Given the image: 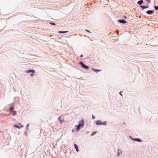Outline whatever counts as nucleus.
Listing matches in <instances>:
<instances>
[{
    "label": "nucleus",
    "mask_w": 158,
    "mask_h": 158,
    "mask_svg": "<svg viewBox=\"0 0 158 158\" xmlns=\"http://www.w3.org/2000/svg\"><path fill=\"white\" fill-rule=\"evenodd\" d=\"M106 122H102L101 120H98L96 122V124L97 125H106Z\"/></svg>",
    "instance_id": "1"
},
{
    "label": "nucleus",
    "mask_w": 158,
    "mask_h": 158,
    "mask_svg": "<svg viewBox=\"0 0 158 158\" xmlns=\"http://www.w3.org/2000/svg\"><path fill=\"white\" fill-rule=\"evenodd\" d=\"M79 64H81V66L84 69H88L89 67L86 65H85L82 62H80Z\"/></svg>",
    "instance_id": "2"
},
{
    "label": "nucleus",
    "mask_w": 158,
    "mask_h": 158,
    "mask_svg": "<svg viewBox=\"0 0 158 158\" xmlns=\"http://www.w3.org/2000/svg\"><path fill=\"white\" fill-rule=\"evenodd\" d=\"M14 126L15 127L19 129H20L22 127H23V126L22 125L21 123H19L18 124V125H16L15 124L14 125Z\"/></svg>",
    "instance_id": "3"
},
{
    "label": "nucleus",
    "mask_w": 158,
    "mask_h": 158,
    "mask_svg": "<svg viewBox=\"0 0 158 158\" xmlns=\"http://www.w3.org/2000/svg\"><path fill=\"white\" fill-rule=\"evenodd\" d=\"M58 119L60 121V123H61L62 122H64V117H62V116H60L58 118Z\"/></svg>",
    "instance_id": "4"
},
{
    "label": "nucleus",
    "mask_w": 158,
    "mask_h": 158,
    "mask_svg": "<svg viewBox=\"0 0 158 158\" xmlns=\"http://www.w3.org/2000/svg\"><path fill=\"white\" fill-rule=\"evenodd\" d=\"M84 124V122L83 121V120H81L80 121L79 124H78V125H79L80 127H81V126L82 127L83 126Z\"/></svg>",
    "instance_id": "5"
},
{
    "label": "nucleus",
    "mask_w": 158,
    "mask_h": 158,
    "mask_svg": "<svg viewBox=\"0 0 158 158\" xmlns=\"http://www.w3.org/2000/svg\"><path fill=\"white\" fill-rule=\"evenodd\" d=\"M14 109V106L12 105L10 106V108L8 109V110L10 112L12 111Z\"/></svg>",
    "instance_id": "6"
},
{
    "label": "nucleus",
    "mask_w": 158,
    "mask_h": 158,
    "mask_svg": "<svg viewBox=\"0 0 158 158\" xmlns=\"http://www.w3.org/2000/svg\"><path fill=\"white\" fill-rule=\"evenodd\" d=\"M26 72L27 73H29L30 72H31L32 73H35V71L34 70H28L26 71Z\"/></svg>",
    "instance_id": "7"
},
{
    "label": "nucleus",
    "mask_w": 158,
    "mask_h": 158,
    "mask_svg": "<svg viewBox=\"0 0 158 158\" xmlns=\"http://www.w3.org/2000/svg\"><path fill=\"white\" fill-rule=\"evenodd\" d=\"M118 21L119 22L121 23H126V22L125 20L123 19L119 20Z\"/></svg>",
    "instance_id": "8"
},
{
    "label": "nucleus",
    "mask_w": 158,
    "mask_h": 158,
    "mask_svg": "<svg viewBox=\"0 0 158 158\" xmlns=\"http://www.w3.org/2000/svg\"><path fill=\"white\" fill-rule=\"evenodd\" d=\"M74 146L75 148H76V151L77 152H78L79 151V150H78V147L77 146V145L76 144H74Z\"/></svg>",
    "instance_id": "9"
},
{
    "label": "nucleus",
    "mask_w": 158,
    "mask_h": 158,
    "mask_svg": "<svg viewBox=\"0 0 158 158\" xmlns=\"http://www.w3.org/2000/svg\"><path fill=\"white\" fill-rule=\"evenodd\" d=\"M92 70L93 71L97 73V72H100L101 70L100 69H92Z\"/></svg>",
    "instance_id": "10"
},
{
    "label": "nucleus",
    "mask_w": 158,
    "mask_h": 158,
    "mask_svg": "<svg viewBox=\"0 0 158 158\" xmlns=\"http://www.w3.org/2000/svg\"><path fill=\"white\" fill-rule=\"evenodd\" d=\"M147 13L148 14H152L153 13V11L152 10H148L147 11Z\"/></svg>",
    "instance_id": "11"
},
{
    "label": "nucleus",
    "mask_w": 158,
    "mask_h": 158,
    "mask_svg": "<svg viewBox=\"0 0 158 158\" xmlns=\"http://www.w3.org/2000/svg\"><path fill=\"white\" fill-rule=\"evenodd\" d=\"M143 1L142 0H141L137 2V3L139 5H141L143 3Z\"/></svg>",
    "instance_id": "12"
},
{
    "label": "nucleus",
    "mask_w": 158,
    "mask_h": 158,
    "mask_svg": "<svg viewBox=\"0 0 158 158\" xmlns=\"http://www.w3.org/2000/svg\"><path fill=\"white\" fill-rule=\"evenodd\" d=\"M11 114H12V115H16V111H12V113H11Z\"/></svg>",
    "instance_id": "13"
},
{
    "label": "nucleus",
    "mask_w": 158,
    "mask_h": 158,
    "mask_svg": "<svg viewBox=\"0 0 158 158\" xmlns=\"http://www.w3.org/2000/svg\"><path fill=\"white\" fill-rule=\"evenodd\" d=\"M134 140L137 141L138 142H139L142 141H141V140L139 139H134Z\"/></svg>",
    "instance_id": "14"
},
{
    "label": "nucleus",
    "mask_w": 158,
    "mask_h": 158,
    "mask_svg": "<svg viewBox=\"0 0 158 158\" xmlns=\"http://www.w3.org/2000/svg\"><path fill=\"white\" fill-rule=\"evenodd\" d=\"M67 32H68V31H60L58 32L59 33H65Z\"/></svg>",
    "instance_id": "15"
},
{
    "label": "nucleus",
    "mask_w": 158,
    "mask_h": 158,
    "mask_svg": "<svg viewBox=\"0 0 158 158\" xmlns=\"http://www.w3.org/2000/svg\"><path fill=\"white\" fill-rule=\"evenodd\" d=\"M120 153H122V151L118 149V156L119 155Z\"/></svg>",
    "instance_id": "16"
},
{
    "label": "nucleus",
    "mask_w": 158,
    "mask_h": 158,
    "mask_svg": "<svg viewBox=\"0 0 158 158\" xmlns=\"http://www.w3.org/2000/svg\"><path fill=\"white\" fill-rule=\"evenodd\" d=\"M76 127H77V130H78L80 129V127L78 125L77 126H76Z\"/></svg>",
    "instance_id": "17"
},
{
    "label": "nucleus",
    "mask_w": 158,
    "mask_h": 158,
    "mask_svg": "<svg viewBox=\"0 0 158 158\" xmlns=\"http://www.w3.org/2000/svg\"><path fill=\"white\" fill-rule=\"evenodd\" d=\"M141 7L143 9H145V8H146L148 7L147 6H141Z\"/></svg>",
    "instance_id": "18"
},
{
    "label": "nucleus",
    "mask_w": 158,
    "mask_h": 158,
    "mask_svg": "<svg viewBox=\"0 0 158 158\" xmlns=\"http://www.w3.org/2000/svg\"><path fill=\"white\" fill-rule=\"evenodd\" d=\"M97 132V131H94L92 133L91 135V136L93 135H94Z\"/></svg>",
    "instance_id": "19"
},
{
    "label": "nucleus",
    "mask_w": 158,
    "mask_h": 158,
    "mask_svg": "<svg viewBox=\"0 0 158 158\" xmlns=\"http://www.w3.org/2000/svg\"><path fill=\"white\" fill-rule=\"evenodd\" d=\"M154 8L155 10H157L158 9V6H155Z\"/></svg>",
    "instance_id": "20"
},
{
    "label": "nucleus",
    "mask_w": 158,
    "mask_h": 158,
    "mask_svg": "<svg viewBox=\"0 0 158 158\" xmlns=\"http://www.w3.org/2000/svg\"><path fill=\"white\" fill-rule=\"evenodd\" d=\"M50 24H52V25H55V23H50Z\"/></svg>",
    "instance_id": "21"
},
{
    "label": "nucleus",
    "mask_w": 158,
    "mask_h": 158,
    "mask_svg": "<svg viewBox=\"0 0 158 158\" xmlns=\"http://www.w3.org/2000/svg\"><path fill=\"white\" fill-rule=\"evenodd\" d=\"M123 92L122 91H121L119 92V94L121 95V96H122V94H121V93H122Z\"/></svg>",
    "instance_id": "22"
},
{
    "label": "nucleus",
    "mask_w": 158,
    "mask_h": 158,
    "mask_svg": "<svg viewBox=\"0 0 158 158\" xmlns=\"http://www.w3.org/2000/svg\"><path fill=\"white\" fill-rule=\"evenodd\" d=\"M85 31H87L89 32H90L88 30H87V29H86L85 30Z\"/></svg>",
    "instance_id": "23"
},
{
    "label": "nucleus",
    "mask_w": 158,
    "mask_h": 158,
    "mask_svg": "<svg viewBox=\"0 0 158 158\" xmlns=\"http://www.w3.org/2000/svg\"><path fill=\"white\" fill-rule=\"evenodd\" d=\"M92 118H93V119H94V118H95V117H94V116H93V115H92Z\"/></svg>",
    "instance_id": "24"
},
{
    "label": "nucleus",
    "mask_w": 158,
    "mask_h": 158,
    "mask_svg": "<svg viewBox=\"0 0 158 158\" xmlns=\"http://www.w3.org/2000/svg\"><path fill=\"white\" fill-rule=\"evenodd\" d=\"M83 56L82 55H81L80 56V57H82Z\"/></svg>",
    "instance_id": "25"
},
{
    "label": "nucleus",
    "mask_w": 158,
    "mask_h": 158,
    "mask_svg": "<svg viewBox=\"0 0 158 158\" xmlns=\"http://www.w3.org/2000/svg\"><path fill=\"white\" fill-rule=\"evenodd\" d=\"M33 75L32 74H31V76H32Z\"/></svg>",
    "instance_id": "26"
},
{
    "label": "nucleus",
    "mask_w": 158,
    "mask_h": 158,
    "mask_svg": "<svg viewBox=\"0 0 158 158\" xmlns=\"http://www.w3.org/2000/svg\"><path fill=\"white\" fill-rule=\"evenodd\" d=\"M124 18H126V16H124Z\"/></svg>",
    "instance_id": "27"
},
{
    "label": "nucleus",
    "mask_w": 158,
    "mask_h": 158,
    "mask_svg": "<svg viewBox=\"0 0 158 158\" xmlns=\"http://www.w3.org/2000/svg\"><path fill=\"white\" fill-rule=\"evenodd\" d=\"M148 0H147V2H148Z\"/></svg>",
    "instance_id": "28"
},
{
    "label": "nucleus",
    "mask_w": 158,
    "mask_h": 158,
    "mask_svg": "<svg viewBox=\"0 0 158 158\" xmlns=\"http://www.w3.org/2000/svg\"><path fill=\"white\" fill-rule=\"evenodd\" d=\"M28 125H29V124H28V125H27V126H28Z\"/></svg>",
    "instance_id": "29"
}]
</instances>
